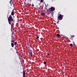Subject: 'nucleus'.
<instances>
[{
  "label": "nucleus",
  "instance_id": "1",
  "mask_svg": "<svg viewBox=\"0 0 77 77\" xmlns=\"http://www.w3.org/2000/svg\"><path fill=\"white\" fill-rule=\"evenodd\" d=\"M8 21L10 24H11V23H12V21H14L11 15H10L9 17H8Z\"/></svg>",
  "mask_w": 77,
  "mask_h": 77
},
{
  "label": "nucleus",
  "instance_id": "2",
  "mask_svg": "<svg viewBox=\"0 0 77 77\" xmlns=\"http://www.w3.org/2000/svg\"><path fill=\"white\" fill-rule=\"evenodd\" d=\"M59 20H62L63 19V17H62V15L61 14H60L59 15L58 17V21H59Z\"/></svg>",
  "mask_w": 77,
  "mask_h": 77
},
{
  "label": "nucleus",
  "instance_id": "3",
  "mask_svg": "<svg viewBox=\"0 0 77 77\" xmlns=\"http://www.w3.org/2000/svg\"><path fill=\"white\" fill-rule=\"evenodd\" d=\"M50 9L51 12H53V11H54V10H55V8L53 7H51Z\"/></svg>",
  "mask_w": 77,
  "mask_h": 77
},
{
  "label": "nucleus",
  "instance_id": "4",
  "mask_svg": "<svg viewBox=\"0 0 77 77\" xmlns=\"http://www.w3.org/2000/svg\"><path fill=\"white\" fill-rule=\"evenodd\" d=\"M25 2H26L27 3V4H29V3L30 2V0H25Z\"/></svg>",
  "mask_w": 77,
  "mask_h": 77
},
{
  "label": "nucleus",
  "instance_id": "5",
  "mask_svg": "<svg viewBox=\"0 0 77 77\" xmlns=\"http://www.w3.org/2000/svg\"><path fill=\"white\" fill-rule=\"evenodd\" d=\"M26 74H25V71H23V77H26Z\"/></svg>",
  "mask_w": 77,
  "mask_h": 77
},
{
  "label": "nucleus",
  "instance_id": "6",
  "mask_svg": "<svg viewBox=\"0 0 77 77\" xmlns=\"http://www.w3.org/2000/svg\"><path fill=\"white\" fill-rule=\"evenodd\" d=\"M11 45L12 47H14V44L12 43L11 42Z\"/></svg>",
  "mask_w": 77,
  "mask_h": 77
},
{
  "label": "nucleus",
  "instance_id": "7",
  "mask_svg": "<svg viewBox=\"0 0 77 77\" xmlns=\"http://www.w3.org/2000/svg\"><path fill=\"white\" fill-rule=\"evenodd\" d=\"M41 15L42 16H44V15H45V14L44 13H43Z\"/></svg>",
  "mask_w": 77,
  "mask_h": 77
},
{
  "label": "nucleus",
  "instance_id": "8",
  "mask_svg": "<svg viewBox=\"0 0 77 77\" xmlns=\"http://www.w3.org/2000/svg\"><path fill=\"white\" fill-rule=\"evenodd\" d=\"M30 55L31 57H32V56H33V54L32 52H30Z\"/></svg>",
  "mask_w": 77,
  "mask_h": 77
},
{
  "label": "nucleus",
  "instance_id": "9",
  "mask_svg": "<svg viewBox=\"0 0 77 77\" xmlns=\"http://www.w3.org/2000/svg\"><path fill=\"white\" fill-rule=\"evenodd\" d=\"M74 35H71V37L70 38V39H72V38H74Z\"/></svg>",
  "mask_w": 77,
  "mask_h": 77
},
{
  "label": "nucleus",
  "instance_id": "10",
  "mask_svg": "<svg viewBox=\"0 0 77 77\" xmlns=\"http://www.w3.org/2000/svg\"><path fill=\"white\" fill-rule=\"evenodd\" d=\"M11 15H14V12L12 11V13H11Z\"/></svg>",
  "mask_w": 77,
  "mask_h": 77
},
{
  "label": "nucleus",
  "instance_id": "11",
  "mask_svg": "<svg viewBox=\"0 0 77 77\" xmlns=\"http://www.w3.org/2000/svg\"><path fill=\"white\" fill-rule=\"evenodd\" d=\"M10 3H11V4H12L13 3V0H11L10 1Z\"/></svg>",
  "mask_w": 77,
  "mask_h": 77
},
{
  "label": "nucleus",
  "instance_id": "12",
  "mask_svg": "<svg viewBox=\"0 0 77 77\" xmlns=\"http://www.w3.org/2000/svg\"><path fill=\"white\" fill-rule=\"evenodd\" d=\"M57 37H60V34H57Z\"/></svg>",
  "mask_w": 77,
  "mask_h": 77
},
{
  "label": "nucleus",
  "instance_id": "13",
  "mask_svg": "<svg viewBox=\"0 0 77 77\" xmlns=\"http://www.w3.org/2000/svg\"><path fill=\"white\" fill-rule=\"evenodd\" d=\"M73 46V45H72V44H70V46L71 47H72V46Z\"/></svg>",
  "mask_w": 77,
  "mask_h": 77
},
{
  "label": "nucleus",
  "instance_id": "14",
  "mask_svg": "<svg viewBox=\"0 0 77 77\" xmlns=\"http://www.w3.org/2000/svg\"><path fill=\"white\" fill-rule=\"evenodd\" d=\"M44 64L45 65V64H47V62H46V61H44Z\"/></svg>",
  "mask_w": 77,
  "mask_h": 77
},
{
  "label": "nucleus",
  "instance_id": "15",
  "mask_svg": "<svg viewBox=\"0 0 77 77\" xmlns=\"http://www.w3.org/2000/svg\"><path fill=\"white\" fill-rule=\"evenodd\" d=\"M14 44L15 45H17V42H14Z\"/></svg>",
  "mask_w": 77,
  "mask_h": 77
},
{
  "label": "nucleus",
  "instance_id": "16",
  "mask_svg": "<svg viewBox=\"0 0 77 77\" xmlns=\"http://www.w3.org/2000/svg\"><path fill=\"white\" fill-rule=\"evenodd\" d=\"M50 13H52L51 14V15L52 16L53 15V13H54V12H51V11L50 12Z\"/></svg>",
  "mask_w": 77,
  "mask_h": 77
},
{
  "label": "nucleus",
  "instance_id": "17",
  "mask_svg": "<svg viewBox=\"0 0 77 77\" xmlns=\"http://www.w3.org/2000/svg\"><path fill=\"white\" fill-rule=\"evenodd\" d=\"M11 42H13V43H14V40H11Z\"/></svg>",
  "mask_w": 77,
  "mask_h": 77
},
{
  "label": "nucleus",
  "instance_id": "18",
  "mask_svg": "<svg viewBox=\"0 0 77 77\" xmlns=\"http://www.w3.org/2000/svg\"><path fill=\"white\" fill-rule=\"evenodd\" d=\"M36 38L37 39H39V36H37L36 37Z\"/></svg>",
  "mask_w": 77,
  "mask_h": 77
},
{
  "label": "nucleus",
  "instance_id": "19",
  "mask_svg": "<svg viewBox=\"0 0 77 77\" xmlns=\"http://www.w3.org/2000/svg\"><path fill=\"white\" fill-rule=\"evenodd\" d=\"M40 2L41 3L43 2V0H41Z\"/></svg>",
  "mask_w": 77,
  "mask_h": 77
},
{
  "label": "nucleus",
  "instance_id": "20",
  "mask_svg": "<svg viewBox=\"0 0 77 77\" xmlns=\"http://www.w3.org/2000/svg\"><path fill=\"white\" fill-rule=\"evenodd\" d=\"M47 55H48V56H50V54L49 53L47 54Z\"/></svg>",
  "mask_w": 77,
  "mask_h": 77
},
{
  "label": "nucleus",
  "instance_id": "21",
  "mask_svg": "<svg viewBox=\"0 0 77 77\" xmlns=\"http://www.w3.org/2000/svg\"><path fill=\"white\" fill-rule=\"evenodd\" d=\"M12 24H14V23H12L11 25H12Z\"/></svg>",
  "mask_w": 77,
  "mask_h": 77
}]
</instances>
